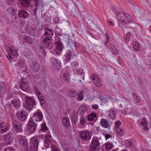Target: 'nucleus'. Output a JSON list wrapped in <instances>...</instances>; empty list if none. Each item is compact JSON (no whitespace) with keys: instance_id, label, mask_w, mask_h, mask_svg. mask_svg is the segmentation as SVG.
Listing matches in <instances>:
<instances>
[{"instance_id":"obj_1","label":"nucleus","mask_w":151,"mask_h":151,"mask_svg":"<svg viewBox=\"0 0 151 151\" xmlns=\"http://www.w3.org/2000/svg\"><path fill=\"white\" fill-rule=\"evenodd\" d=\"M6 49L8 53L7 58L9 62H12L15 58L18 56L17 51L10 44H8L6 45Z\"/></svg>"},{"instance_id":"obj_2","label":"nucleus","mask_w":151,"mask_h":151,"mask_svg":"<svg viewBox=\"0 0 151 151\" xmlns=\"http://www.w3.org/2000/svg\"><path fill=\"white\" fill-rule=\"evenodd\" d=\"M116 17L120 22L128 24L133 22L131 16L127 13L119 12L116 14Z\"/></svg>"},{"instance_id":"obj_3","label":"nucleus","mask_w":151,"mask_h":151,"mask_svg":"<svg viewBox=\"0 0 151 151\" xmlns=\"http://www.w3.org/2000/svg\"><path fill=\"white\" fill-rule=\"evenodd\" d=\"M25 102L23 104V106L26 109L31 111L34 105H36V102L33 97L26 96L25 98Z\"/></svg>"},{"instance_id":"obj_4","label":"nucleus","mask_w":151,"mask_h":151,"mask_svg":"<svg viewBox=\"0 0 151 151\" xmlns=\"http://www.w3.org/2000/svg\"><path fill=\"white\" fill-rule=\"evenodd\" d=\"M79 137L82 142H88L91 139L92 133L91 131L84 130L79 132Z\"/></svg>"},{"instance_id":"obj_5","label":"nucleus","mask_w":151,"mask_h":151,"mask_svg":"<svg viewBox=\"0 0 151 151\" xmlns=\"http://www.w3.org/2000/svg\"><path fill=\"white\" fill-rule=\"evenodd\" d=\"M18 141L19 144L23 146L24 151H31L32 148H29L27 139L25 136L22 135H19Z\"/></svg>"},{"instance_id":"obj_6","label":"nucleus","mask_w":151,"mask_h":151,"mask_svg":"<svg viewBox=\"0 0 151 151\" xmlns=\"http://www.w3.org/2000/svg\"><path fill=\"white\" fill-rule=\"evenodd\" d=\"M70 69L69 67H66L62 70L63 72L62 76V79L66 82H68L70 79Z\"/></svg>"},{"instance_id":"obj_7","label":"nucleus","mask_w":151,"mask_h":151,"mask_svg":"<svg viewBox=\"0 0 151 151\" xmlns=\"http://www.w3.org/2000/svg\"><path fill=\"white\" fill-rule=\"evenodd\" d=\"M54 140L51 135L50 132L49 131L47 134L45 135V139L44 141V147L46 148H47L49 147L50 145H51Z\"/></svg>"},{"instance_id":"obj_8","label":"nucleus","mask_w":151,"mask_h":151,"mask_svg":"<svg viewBox=\"0 0 151 151\" xmlns=\"http://www.w3.org/2000/svg\"><path fill=\"white\" fill-rule=\"evenodd\" d=\"M99 139L97 137H93L90 145L89 150L91 151H96L99 145Z\"/></svg>"},{"instance_id":"obj_9","label":"nucleus","mask_w":151,"mask_h":151,"mask_svg":"<svg viewBox=\"0 0 151 151\" xmlns=\"http://www.w3.org/2000/svg\"><path fill=\"white\" fill-rule=\"evenodd\" d=\"M12 125L15 132L19 133L22 132V124L20 122L14 120L12 122Z\"/></svg>"},{"instance_id":"obj_10","label":"nucleus","mask_w":151,"mask_h":151,"mask_svg":"<svg viewBox=\"0 0 151 151\" xmlns=\"http://www.w3.org/2000/svg\"><path fill=\"white\" fill-rule=\"evenodd\" d=\"M37 124L31 119H29L27 124V129L28 131L31 133H34L36 130Z\"/></svg>"},{"instance_id":"obj_11","label":"nucleus","mask_w":151,"mask_h":151,"mask_svg":"<svg viewBox=\"0 0 151 151\" xmlns=\"http://www.w3.org/2000/svg\"><path fill=\"white\" fill-rule=\"evenodd\" d=\"M31 147H30L32 148L31 150H34L35 151H37L38 146L39 145V141L37 138L35 137H32L31 139Z\"/></svg>"},{"instance_id":"obj_12","label":"nucleus","mask_w":151,"mask_h":151,"mask_svg":"<svg viewBox=\"0 0 151 151\" xmlns=\"http://www.w3.org/2000/svg\"><path fill=\"white\" fill-rule=\"evenodd\" d=\"M19 87L20 89L25 91H27L29 89V85L26 80L25 78H22L19 83Z\"/></svg>"},{"instance_id":"obj_13","label":"nucleus","mask_w":151,"mask_h":151,"mask_svg":"<svg viewBox=\"0 0 151 151\" xmlns=\"http://www.w3.org/2000/svg\"><path fill=\"white\" fill-rule=\"evenodd\" d=\"M55 45L56 48L53 51V53L55 55H59L61 53L63 50L62 44L58 41L55 43Z\"/></svg>"},{"instance_id":"obj_14","label":"nucleus","mask_w":151,"mask_h":151,"mask_svg":"<svg viewBox=\"0 0 151 151\" xmlns=\"http://www.w3.org/2000/svg\"><path fill=\"white\" fill-rule=\"evenodd\" d=\"M91 78L94 84L98 87L101 86V82L99 76L96 74H93L91 76Z\"/></svg>"},{"instance_id":"obj_15","label":"nucleus","mask_w":151,"mask_h":151,"mask_svg":"<svg viewBox=\"0 0 151 151\" xmlns=\"http://www.w3.org/2000/svg\"><path fill=\"white\" fill-rule=\"evenodd\" d=\"M33 91L34 93L37 95L41 105H42L44 103V101L43 97L41 93L36 86L33 87Z\"/></svg>"},{"instance_id":"obj_16","label":"nucleus","mask_w":151,"mask_h":151,"mask_svg":"<svg viewBox=\"0 0 151 151\" xmlns=\"http://www.w3.org/2000/svg\"><path fill=\"white\" fill-rule=\"evenodd\" d=\"M44 43L45 46L48 49H51L52 47L53 44L52 42L50 39L46 37L42 40Z\"/></svg>"},{"instance_id":"obj_17","label":"nucleus","mask_w":151,"mask_h":151,"mask_svg":"<svg viewBox=\"0 0 151 151\" xmlns=\"http://www.w3.org/2000/svg\"><path fill=\"white\" fill-rule=\"evenodd\" d=\"M12 133L11 132H9L8 134H5L4 136L5 142H6V145H10L12 142Z\"/></svg>"},{"instance_id":"obj_18","label":"nucleus","mask_w":151,"mask_h":151,"mask_svg":"<svg viewBox=\"0 0 151 151\" xmlns=\"http://www.w3.org/2000/svg\"><path fill=\"white\" fill-rule=\"evenodd\" d=\"M100 124L103 127L108 129L109 130L111 129V124H109L107 120L104 118L101 119Z\"/></svg>"},{"instance_id":"obj_19","label":"nucleus","mask_w":151,"mask_h":151,"mask_svg":"<svg viewBox=\"0 0 151 151\" xmlns=\"http://www.w3.org/2000/svg\"><path fill=\"white\" fill-rule=\"evenodd\" d=\"M18 16L19 17L25 19L29 16L28 13L23 10H19L18 13Z\"/></svg>"},{"instance_id":"obj_20","label":"nucleus","mask_w":151,"mask_h":151,"mask_svg":"<svg viewBox=\"0 0 151 151\" xmlns=\"http://www.w3.org/2000/svg\"><path fill=\"white\" fill-rule=\"evenodd\" d=\"M43 117L42 114H34L32 117L30 119H31L33 121L39 122L42 119Z\"/></svg>"},{"instance_id":"obj_21","label":"nucleus","mask_w":151,"mask_h":151,"mask_svg":"<svg viewBox=\"0 0 151 151\" xmlns=\"http://www.w3.org/2000/svg\"><path fill=\"white\" fill-rule=\"evenodd\" d=\"M52 65L54 69L58 70L61 68V63L57 59L55 58L53 60Z\"/></svg>"},{"instance_id":"obj_22","label":"nucleus","mask_w":151,"mask_h":151,"mask_svg":"<svg viewBox=\"0 0 151 151\" xmlns=\"http://www.w3.org/2000/svg\"><path fill=\"white\" fill-rule=\"evenodd\" d=\"M62 122V125L66 128H68L70 124L69 119L66 117L63 118Z\"/></svg>"},{"instance_id":"obj_23","label":"nucleus","mask_w":151,"mask_h":151,"mask_svg":"<svg viewBox=\"0 0 151 151\" xmlns=\"http://www.w3.org/2000/svg\"><path fill=\"white\" fill-rule=\"evenodd\" d=\"M47 131H49V129L47 127L45 122H44L40 125V128L39 131L45 132Z\"/></svg>"},{"instance_id":"obj_24","label":"nucleus","mask_w":151,"mask_h":151,"mask_svg":"<svg viewBox=\"0 0 151 151\" xmlns=\"http://www.w3.org/2000/svg\"><path fill=\"white\" fill-rule=\"evenodd\" d=\"M71 56V52L69 50H68L66 52V55L65 56V61L66 63H68L70 61Z\"/></svg>"},{"instance_id":"obj_25","label":"nucleus","mask_w":151,"mask_h":151,"mask_svg":"<svg viewBox=\"0 0 151 151\" xmlns=\"http://www.w3.org/2000/svg\"><path fill=\"white\" fill-rule=\"evenodd\" d=\"M27 114H16V116L19 120L24 121L27 118Z\"/></svg>"},{"instance_id":"obj_26","label":"nucleus","mask_w":151,"mask_h":151,"mask_svg":"<svg viewBox=\"0 0 151 151\" xmlns=\"http://www.w3.org/2000/svg\"><path fill=\"white\" fill-rule=\"evenodd\" d=\"M12 103L13 106L16 108L19 107L20 105L19 100L18 99H14L12 101Z\"/></svg>"},{"instance_id":"obj_27","label":"nucleus","mask_w":151,"mask_h":151,"mask_svg":"<svg viewBox=\"0 0 151 151\" xmlns=\"http://www.w3.org/2000/svg\"><path fill=\"white\" fill-rule=\"evenodd\" d=\"M109 49L111 50L112 54L116 55L118 54V52L117 50L112 45H110L109 46Z\"/></svg>"},{"instance_id":"obj_28","label":"nucleus","mask_w":151,"mask_h":151,"mask_svg":"<svg viewBox=\"0 0 151 151\" xmlns=\"http://www.w3.org/2000/svg\"><path fill=\"white\" fill-rule=\"evenodd\" d=\"M21 4L24 6L28 7L30 5V0H19Z\"/></svg>"},{"instance_id":"obj_29","label":"nucleus","mask_w":151,"mask_h":151,"mask_svg":"<svg viewBox=\"0 0 151 151\" xmlns=\"http://www.w3.org/2000/svg\"><path fill=\"white\" fill-rule=\"evenodd\" d=\"M88 109L87 106L85 104L82 105L80 106L78 110L79 112L80 113H83L85 112Z\"/></svg>"},{"instance_id":"obj_30","label":"nucleus","mask_w":151,"mask_h":151,"mask_svg":"<svg viewBox=\"0 0 151 151\" xmlns=\"http://www.w3.org/2000/svg\"><path fill=\"white\" fill-rule=\"evenodd\" d=\"M133 47L134 49L136 51H138L139 50L140 47L139 45L138 42L136 41H134L133 43Z\"/></svg>"},{"instance_id":"obj_31","label":"nucleus","mask_w":151,"mask_h":151,"mask_svg":"<svg viewBox=\"0 0 151 151\" xmlns=\"http://www.w3.org/2000/svg\"><path fill=\"white\" fill-rule=\"evenodd\" d=\"M105 148L106 150H109L113 147V145L110 142H107L105 144Z\"/></svg>"},{"instance_id":"obj_32","label":"nucleus","mask_w":151,"mask_h":151,"mask_svg":"<svg viewBox=\"0 0 151 151\" xmlns=\"http://www.w3.org/2000/svg\"><path fill=\"white\" fill-rule=\"evenodd\" d=\"M80 123L82 126H84L86 123L87 124H88L87 123V120L86 119L84 118L83 116H81L80 119Z\"/></svg>"},{"instance_id":"obj_33","label":"nucleus","mask_w":151,"mask_h":151,"mask_svg":"<svg viewBox=\"0 0 151 151\" xmlns=\"http://www.w3.org/2000/svg\"><path fill=\"white\" fill-rule=\"evenodd\" d=\"M51 151H61L59 148L54 144H51Z\"/></svg>"},{"instance_id":"obj_34","label":"nucleus","mask_w":151,"mask_h":151,"mask_svg":"<svg viewBox=\"0 0 151 151\" xmlns=\"http://www.w3.org/2000/svg\"><path fill=\"white\" fill-rule=\"evenodd\" d=\"M63 39L67 44H69L70 40L69 36L68 35H65L63 37Z\"/></svg>"},{"instance_id":"obj_35","label":"nucleus","mask_w":151,"mask_h":151,"mask_svg":"<svg viewBox=\"0 0 151 151\" xmlns=\"http://www.w3.org/2000/svg\"><path fill=\"white\" fill-rule=\"evenodd\" d=\"M142 122H141L140 123V125L142 126H147V120H146V119L145 117H143L142 118Z\"/></svg>"},{"instance_id":"obj_36","label":"nucleus","mask_w":151,"mask_h":151,"mask_svg":"<svg viewBox=\"0 0 151 151\" xmlns=\"http://www.w3.org/2000/svg\"><path fill=\"white\" fill-rule=\"evenodd\" d=\"M19 65L21 68L23 69L22 70L23 71H24L25 70L26 68V66L23 61L19 62Z\"/></svg>"},{"instance_id":"obj_37","label":"nucleus","mask_w":151,"mask_h":151,"mask_svg":"<svg viewBox=\"0 0 151 151\" xmlns=\"http://www.w3.org/2000/svg\"><path fill=\"white\" fill-rule=\"evenodd\" d=\"M78 99L79 101L82 100L83 99V92L82 91L80 92L78 94Z\"/></svg>"},{"instance_id":"obj_38","label":"nucleus","mask_w":151,"mask_h":151,"mask_svg":"<svg viewBox=\"0 0 151 151\" xmlns=\"http://www.w3.org/2000/svg\"><path fill=\"white\" fill-rule=\"evenodd\" d=\"M131 34L130 32L127 33L124 37V41L125 42H128L129 41L131 36Z\"/></svg>"},{"instance_id":"obj_39","label":"nucleus","mask_w":151,"mask_h":151,"mask_svg":"<svg viewBox=\"0 0 151 151\" xmlns=\"http://www.w3.org/2000/svg\"><path fill=\"white\" fill-rule=\"evenodd\" d=\"M87 119L88 121L91 122L96 121V120H95V119L93 118L92 115H91L90 114H89V115H88Z\"/></svg>"},{"instance_id":"obj_40","label":"nucleus","mask_w":151,"mask_h":151,"mask_svg":"<svg viewBox=\"0 0 151 151\" xmlns=\"http://www.w3.org/2000/svg\"><path fill=\"white\" fill-rule=\"evenodd\" d=\"M4 151H15V149L12 147H8L6 148H4Z\"/></svg>"},{"instance_id":"obj_41","label":"nucleus","mask_w":151,"mask_h":151,"mask_svg":"<svg viewBox=\"0 0 151 151\" xmlns=\"http://www.w3.org/2000/svg\"><path fill=\"white\" fill-rule=\"evenodd\" d=\"M116 132L119 135L122 136L124 134V132L120 128H118L116 129Z\"/></svg>"},{"instance_id":"obj_42","label":"nucleus","mask_w":151,"mask_h":151,"mask_svg":"<svg viewBox=\"0 0 151 151\" xmlns=\"http://www.w3.org/2000/svg\"><path fill=\"white\" fill-rule=\"evenodd\" d=\"M108 112L109 113H115L118 112V110L114 108H111L108 111Z\"/></svg>"},{"instance_id":"obj_43","label":"nucleus","mask_w":151,"mask_h":151,"mask_svg":"<svg viewBox=\"0 0 151 151\" xmlns=\"http://www.w3.org/2000/svg\"><path fill=\"white\" fill-rule=\"evenodd\" d=\"M4 124V123L3 122L0 123V132L1 133L5 132V131H4V129H2L3 127V126Z\"/></svg>"},{"instance_id":"obj_44","label":"nucleus","mask_w":151,"mask_h":151,"mask_svg":"<svg viewBox=\"0 0 151 151\" xmlns=\"http://www.w3.org/2000/svg\"><path fill=\"white\" fill-rule=\"evenodd\" d=\"M121 122L120 121H116L115 122V125L116 129H117L118 128H119V126L121 125Z\"/></svg>"},{"instance_id":"obj_45","label":"nucleus","mask_w":151,"mask_h":151,"mask_svg":"<svg viewBox=\"0 0 151 151\" xmlns=\"http://www.w3.org/2000/svg\"><path fill=\"white\" fill-rule=\"evenodd\" d=\"M146 63L148 65H151V56H149L147 57L146 59Z\"/></svg>"},{"instance_id":"obj_46","label":"nucleus","mask_w":151,"mask_h":151,"mask_svg":"<svg viewBox=\"0 0 151 151\" xmlns=\"http://www.w3.org/2000/svg\"><path fill=\"white\" fill-rule=\"evenodd\" d=\"M131 141L130 139H127L125 141V145L127 147H129L131 144Z\"/></svg>"},{"instance_id":"obj_47","label":"nucleus","mask_w":151,"mask_h":151,"mask_svg":"<svg viewBox=\"0 0 151 151\" xmlns=\"http://www.w3.org/2000/svg\"><path fill=\"white\" fill-rule=\"evenodd\" d=\"M3 127L2 129H4V130H4V131H5V132L6 131L8 130V129H9V127L7 125L5 124H4L3 125Z\"/></svg>"},{"instance_id":"obj_48","label":"nucleus","mask_w":151,"mask_h":151,"mask_svg":"<svg viewBox=\"0 0 151 151\" xmlns=\"http://www.w3.org/2000/svg\"><path fill=\"white\" fill-rule=\"evenodd\" d=\"M5 145V143L3 142H0V151H2V149Z\"/></svg>"},{"instance_id":"obj_49","label":"nucleus","mask_w":151,"mask_h":151,"mask_svg":"<svg viewBox=\"0 0 151 151\" xmlns=\"http://www.w3.org/2000/svg\"><path fill=\"white\" fill-rule=\"evenodd\" d=\"M83 70L81 69V68H78L77 69V70L76 71V72L77 73H78V74H80L81 73H82L83 74Z\"/></svg>"},{"instance_id":"obj_50","label":"nucleus","mask_w":151,"mask_h":151,"mask_svg":"<svg viewBox=\"0 0 151 151\" xmlns=\"http://www.w3.org/2000/svg\"><path fill=\"white\" fill-rule=\"evenodd\" d=\"M109 116L111 119H114L116 117L115 114H109Z\"/></svg>"},{"instance_id":"obj_51","label":"nucleus","mask_w":151,"mask_h":151,"mask_svg":"<svg viewBox=\"0 0 151 151\" xmlns=\"http://www.w3.org/2000/svg\"><path fill=\"white\" fill-rule=\"evenodd\" d=\"M134 99L137 102L139 103L140 102V100L138 96L136 95L135 97H134Z\"/></svg>"},{"instance_id":"obj_52","label":"nucleus","mask_w":151,"mask_h":151,"mask_svg":"<svg viewBox=\"0 0 151 151\" xmlns=\"http://www.w3.org/2000/svg\"><path fill=\"white\" fill-rule=\"evenodd\" d=\"M30 38L29 37L27 36L24 39V40H25L26 42L29 43L30 42Z\"/></svg>"},{"instance_id":"obj_53","label":"nucleus","mask_w":151,"mask_h":151,"mask_svg":"<svg viewBox=\"0 0 151 151\" xmlns=\"http://www.w3.org/2000/svg\"><path fill=\"white\" fill-rule=\"evenodd\" d=\"M99 99L101 100L103 103H105L107 101V99H106V98H102L101 99L99 98Z\"/></svg>"},{"instance_id":"obj_54","label":"nucleus","mask_w":151,"mask_h":151,"mask_svg":"<svg viewBox=\"0 0 151 151\" xmlns=\"http://www.w3.org/2000/svg\"><path fill=\"white\" fill-rule=\"evenodd\" d=\"M47 30L48 32V35H52L53 34V31H52L51 29H48Z\"/></svg>"},{"instance_id":"obj_55","label":"nucleus","mask_w":151,"mask_h":151,"mask_svg":"<svg viewBox=\"0 0 151 151\" xmlns=\"http://www.w3.org/2000/svg\"><path fill=\"white\" fill-rule=\"evenodd\" d=\"M95 127L96 128V130L98 132H99L101 131V132L102 131V130L101 129L99 126L98 127Z\"/></svg>"},{"instance_id":"obj_56","label":"nucleus","mask_w":151,"mask_h":151,"mask_svg":"<svg viewBox=\"0 0 151 151\" xmlns=\"http://www.w3.org/2000/svg\"><path fill=\"white\" fill-rule=\"evenodd\" d=\"M111 137V135L109 134H106L105 135V137L106 139Z\"/></svg>"},{"instance_id":"obj_57","label":"nucleus","mask_w":151,"mask_h":151,"mask_svg":"<svg viewBox=\"0 0 151 151\" xmlns=\"http://www.w3.org/2000/svg\"><path fill=\"white\" fill-rule=\"evenodd\" d=\"M92 107V108L94 109H97L98 108V105L96 104L93 105Z\"/></svg>"},{"instance_id":"obj_58","label":"nucleus","mask_w":151,"mask_h":151,"mask_svg":"<svg viewBox=\"0 0 151 151\" xmlns=\"http://www.w3.org/2000/svg\"><path fill=\"white\" fill-rule=\"evenodd\" d=\"M143 129L146 131H148L149 130V128L146 126H144Z\"/></svg>"},{"instance_id":"obj_59","label":"nucleus","mask_w":151,"mask_h":151,"mask_svg":"<svg viewBox=\"0 0 151 151\" xmlns=\"http://www.w3.org/2000/svg\"><path fill=\"white\" fill-rule=\"evenodd\" d=\"M107 22L110 26H112L113 25V23L111 21L107 20Z\"/></svg>"},{"instance_id":"obj_60","label":"nucleus","mask_w":151,"mask_h":151,"mask_svg":"<svg viewBox=\"0 0 151 151\" xmlns=\"http://www.w3.org/2000/svg\"><path fill=\"white\" fill-rule=\"evenodd\" d=\"M91 115H92V117L93 118H96V114H90Z\"/></svg>"},{"instance_id":"obj_61","label":"nucleus","mask_w":151,"mask_h":151,"mask_svg":"<svg viewBox=\"0 0 151 151\" xmlns=\"http://www.w3.org/2000/svg\"><path fill=\"white\" fill-rule=\"evenodd\" d=\"M105 36L106 37V39L109 38V34L108 32H106L105 34Z\"/></svg>"},{"instance_id":"obj_62","label":"nucleus","mask_w":151,"mask_h":151,"mask_svg":"<svg viewBox=\"0 0 151 151\" xmlns=\"http://www.w3.org/2000/svg\"><path fill=\"white\" fill-rule=\"evenodd\" d=\"M44 34L45 35L47 36L48 35V30H47V31L45 32Z\"/></svg>"},{"instance_id":"obj_63","label":"nucleus","mask_w":151,"mask_h":151,"mask_svg":"<svg viewBox=\"0 0 151 151\" xmlns=\"http://www.w3.org/2000/svg\"><path fill=\"white\" fill-rule=\"evenodd\" d=\"M106 39H107V40H106V42H105V45H106V43H107L108 42H109V38H107Z\"/></svg>"},{"instance_id":"obj_64","label":"nucleus","mask_w":151,"mask_h":151,"mask_svg":"<svg viewBox=\"0 0 151 151\" xmlns=\"http://www.w3.org/2000/svg\"><path fill=\"white\" fill-rule=\"evenodd\" d=\"M120 151H127V150L126 149H124L122 150H121Z\"/></svg>"}]
</instances>
